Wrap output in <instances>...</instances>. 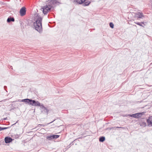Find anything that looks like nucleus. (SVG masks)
I'll use <instances>...</instances> for the list:
<instances>
[{
    "instance_id": "f257e3e1",
    "label": "nucleus",
    "mask_w": 152,
    "mask_h": 152,
    "mask_svg": "<svg viewBox=\"0 0 152 152\" xmlns=\"http://www.w3.org/2000/svg\"><path fill=\"white\" fill-rule=\"evenodd\" d=\"M34 16L37 19L35 22L34 23V26L36 30L39 33H41L42 31V18L37 13L35 14Z\"/></svg>"
},
{
    "instance_id": "f03ea898",
    "label": "nucleus",
    "mask_w": 152,
    "mask_h": 152,
    "mask_svg": "<svg viewBox=\"0 0 152 152\" xmlns=\"http://www.w3.org/2000/svg\"><path fill=\"white\" fill-rule=\"evenodd\" d=\"M20 101L34 106H38L40 107L41 105L40 103L38 101L32 100V99H22Z\"/></svg>"
},
{
    "instance_id": "7ed1b4c3",
    "label": "nucleus",
    "mask_w": 152,
    "mask_h": 152,
    "mask_svg": "<svg viewBox=\"0 0 152 152\" xmlns=\"http://www.w3.org/2000/svg\"><path fill=\"white\" fill-rule=\"evenodd\" d=\"M74 2H77L79 4H82L83 6H88L91 3L90 1H85V0H74Z\"/></svg>"
},
{
    "instance_id": "20e7f679",
    "label": "nucleus",
    "mask_w": 152,
    "mask_h": 152,
    "mask_svg": "<svg viewBox=\"0 0 152 152\" xmlns=\"http://www.w3.org/2000/svg\"><path fill=\"white\" fill-rule=\"evenodd\" d=\"M51 8L47 5L42 7L41 9H42V12L44 15H46L48 12L50 10Z\"/></svg>"
},
{
    "instance_id": "39448f33",
    "label": "nucleus",
    "mask_w": 152,
    "mask_h": 152,
    "mask_svg": "<svg viewBox=\"0 0 152 152\" xmlns=\"http://www.w3.org/2000/svg\"><path fill=\"white\" fill-rule=\"evenodd\" d=\"M48 3L47 4L51 8L53 7V5H54L58 3H59V2L56 0H49L48 1Z\"/></svg>"
},
{
    "instance_id": "423d86ee",
    "label": "nucleus",
    "mask_w": 152,
    "mask_h": 152,
    "mask_svg": "<svg viewBox=\"0 0 152 152\" xmlns=\"http://www.w3.org/2000/svg\"><path fill=\"white\" fill-rule=\"evenodd\" d=\"M59 137V135H48L46 137L47 139L48 140H51L53 139L58 138Z\"/></svg>"
},
{
    "instance_id": "0eeeda50",
    "label": "nucleus",
    "mask_w": 152,
    "mask_h": 152,
    "mask_svg": "<svg viewBox=\"0 0 152 152\" xmlns=\"http://www.w3.org/2000/svg\"><path fill=\"white\" fill-rule=\"evenodd\" d=\"M20 15L22 16L24 15L26 12V8L25 7H23L21 8L20 10Z\"/></svg>"
},
{
    "instance_id": "6e6552de",
    "label": "nucleus",
    "mask_w": 152,
    "mask_h": 152,
    "mask_svg": "<svg viewBox=\"0 0 152 152\" xmlns=\"http://www.w3.org/2000/svg\"><path fill=\"white\" fill-rule=\"evenodd\" d=\"M142 113H137L134 114H132L130 115V116L134 118H138L139 117H141V115H142Z\"/></svg>"
},
{
    "instance_id": "1a4fd4ad",
    "label": "nucleus",
    "mask_w": 152,
    "mask_h": 152,
    "mask_svg": "<svg viewBox=\"0 0 152 152\" xmlns=\"http://www.w3.org/2000/svg\"><path fill=\"white\" fill-rule=\"evenodd\" d=\"M12 140V139L9 137H6L4 138V141L6 143H10L11 142Z\"/></svg>"
},
{
    "instance_id": "9d476101",
    "label": "nucleus",
    "mask_w": 152,
    "mask_h": 152,
    "mask_svg": "<svg viewBox=\"0 0 152 152\" xmlns=\"http://www.w3.org/2000/svg\"><path fill=\"white\" fill-rule=\"evenodd\" d=\"M147 122L148 125H151L152 126V116H150L147 120Z\"/></svg>"
},
{
    "instance_id": "9b49d317",
    "label": "nucleus",
    "mask_w": 152,
    "mask_h": 152,
    "mask_svg": "<svg viewBox=\"0 0 152 152\" xmlns=\"http://www.w3.org/2000/svg\"><path fill=\"white\" fill-rule=\"evenodd\" d=\"M40 107V108L44 110L45 113H47V114H48V113L49 111L48 110L47 108L45 107L43 104H42L41 105Z\"/></svg>"
},
{
    "instance_id": "f8f14e48",
    "label": "nucleus",
    "mask_w": 152,
    "mask_h": 152,
    "mask_svg": "<svg viewBox=\"0 0 152 152\" xmlns=\"http://www.w3.org/2000/svg\"><path fill=\"white\" fill-rule=\"evenodd\" d=\"M134 23L137 25H138L140 26H141L143 27H144V26H145V25L144 24L145 23H146V22L145 23L144 22H141L140 23V22H134Z\"/></svg>"
},
{
    "instance_id": "ddd939ff",
    "label": "nucleus",
    "mask_w": 152,
    "mask_h": 152,
    "mask_svg": "<svg viewBox=\"0 0 152 152\" xmlns=\"http://www.w3.org/2000/svg\"><path fill=\"white\" fill-rule=\"evenodd\" d=\"M15 21L14 18L13 17H9L7 20V22L10 23L11 21L13 22Z\"/></svg>"
},
{
    "instance_id": "4468645a",
    "label": "nucleus",
    "mask_w": 152,
    "mask_h": 152,
    "mask_svg": "<svg viewBox=\"0 0 152 152\" xmlns=\"http://www.w3.org/2000/svg\"><path fill=\"white\" fill-rule=\"evenodd\" d=\"M105 137L104 136H102L99 138V141L101 142H103L105 140Z\"/></svg>"
},
{
    "instance_id": "2eb2a0df",
    "label": "nucleus",
    "mask_w": 152,
    "mask_h": 152,
    "mask_svg": "<svg viewBox=\"0 0 152 152\" xmlns=\"http://www.w3.org/2000/svg\"><path fill=\"white\" fill-rule=\"evenodd\" d=\"M137 15V17L139 18H141L143 16L142 13L140 12H138Z\"/></svg>"
},
{
    "instance_id": "dca6fc26",
    "label": "nucleus",
    "mask_w": 152,
    "mask_h": 152,
    "mask_svg": "<svg viewBox=\"0 0 152 152\" xmlns=\"http://www.w3.org/2000/svg\"><path fill=\"white\" fill-rule=\"evenodd\" d=\"M140 125L142 126H146V123L144 122H142L140 123Z\"/></svg>"
},
{
    "instance_id": "f3484780",
    "label": "nucleus",
    "mask_w": 152,
    "mask_h": 152,
    "mask_svg": "<svg viewBox=\"0 0 152 152\" xmlns=\"http://www.w3.org/2000/svg\"><path fill=\"white\" fill-rule=\"evenodd\" d=\"M10 127H0V131H1V130H4V129H7L9 128H10Z\"/></svg>"
},
{
    "instance_id": "a211bd4d",
    "label": "nucleus",
    "mask_w": 152,
    "mask_h": 152,
    "mask_svg": "<svg viewBox=\"0 0 152 152\" xmlns=\"http://www.w3.org/2000/svg\"><path fill=\"white\" fill-rule=\"evenodd\" d=\"M109 25L110 27L112 28H114V25L112 22H110L109 23Z\"/></svg>"
},
{
    "instance_id": "6ab92c4d",
    "label": "nucleus",
    "mask_w": 152,
    "mask_h": 152,
    "mask_svg": "<svg viewBox=\"0 0 152 152\" xmlns=\"http://www.w3.org/2000/svg\"><path fill=\"white\" fill-rule=\"evenodd\" d=\"M114 128H122V129L124 128V127H118V126L114 127Z\"/></svg>"
},
{
    "instance_id": "aec40b11",
    "label": "nucleus",
    "mask_w": 152,
    "mask_h": 152,
    "mask_svg": "<svg viewBox=\"0 0 152 152\" xmlns=\"http://www.w3.org/2000/svg\"><path fill=\"white\" fill-rule=\"evenodd\" d=\"M77 140V139H76L75 140L73 141H72L71 143H70V144L69 145V146H70V145H71L72 144L73 142L74 141H75L76 140Z\"/></svg>"
},
{
    "instance_id": "412c9836",
    "label": "nucleus",
    "mask_w": 152,
    "mask_h": 152,
    "mask_svg": "<svg viewBox=\"0 0 152 152\" xmlns=\"http://www.w3.org/2000/svg\"><path fill=\"white\" fill-rule=\"evenodd\" d=\"M4 88L5 90H6V89L7 88V87L6 86H4Z\"/></svg>"
},
{
    "instance_id": "4be33fe9",
    "label": "nucleus",
    "mask_w": 152,
    "mask_h": 152,
    "mask_svg": "<svg viewBox=\"0 0 152 152\" xmlns=\"http://www.w3.org/2000/svg\"><path fill=\"white\" fill-rule=\"evenodd\" d=\"M18 120L16 122V123H15L14 124H13L11 126H12L13 125H15L16 123H17L18 122Z\"/></svg>"
},
{
    "instance_id": "5701e85b",
    "label": "nucleus",
    "mask_w": 152,
    "mask_h": 152,
    "mask_svg": "<svg viewBox=\"0 0 152 152\" xmlns=\"http://www.w3.org/2000/svg\"><path fill=\"white\" fill-rule=\"evenodd\" d=\"M39 125L43 126H44V125H42V124H39V125H38V126H39Z\"/></svg>"
},
{
    "instance_id": "b1692460",
    "label": "nucleus",
    "mask_w": 152,
    "mask_h": 152,
    "mask_svg": "<svg viewBox=\"0 0 152 152\" xmlns=\"http://www.w3.org/2000/svg\"><path fill=\"white\" fill-rule=\"evenodd\" d=\"M82 138V137H79L77 139H81Z\"/></svg>"
},
{
    "instance_id": "393cba45",
    "label": "nucleus",
    "mask_w": 152,
    "mask_h": 152,
    "mask_svg": "<svg viewBox=\"0 0 152 152\" xmlns=\"http://www.w3.org/2000/svg\"><path fill=\"white\" fill-rule=\"evenodd\" d=\"M54 121V120L53 121H52L51 122H50L49 124H50V123H52V122H53Z\"/></svg>"
},
{
    "instance_id": "a878e982",
    "label": "nucleus",
    "mask_w": 152,
    "mask_h": 152,
    "mask_svg": "<svg viewBox=\"0 0 152 152\" xmlns=\"http://www.w3.org/2000/svg\"><path fill=\"white\" fill-rule=\"evenodd\" d=\"M10 68H12V66H10Z\"/></svg>"
},
{
    "instance_id": "bb28decb",
    "label": "nucleus",
    "mask_w": 152,
    "mask_h": 152,
    "mask_svg": "<svg viewBox=\"0 0 152 152\" xmlns=\"http://www.w3.org/2000/svg\"><path fill=\"white\" fill-rule=\"evenodd\" d=\"M10 68H12V66H10Z\"/></svg>"
},
{
    "instance_id": "cd10ccee",
    "label": "nucleus",
    "mask_w": 152,
    "mask_h": 152,
    "mask_svg": "<svg viewBox=\"0 0 152 152\" xmlns=\"http://www.w3.org/2000/svg\"><path fill=\"white\" fill-rule=\"evenodd\" d=\"M134 26H136L135 25H134Z\"/></svg>"
},
{
    "instance_id": "c85d7f7f",
    "label": "nucleus",
    "mask_w": 152,
    "mask_h": 152,
    "mask_svg": "<svg viewBox=\"0 0 152 152\" xmlns=\"http://www.w3.org/2000/svg\"><path fill=\"white\" fill-rule=\"evenodd\" d=\"M85 0V1H86L87 0Z\"/></svg>"
}]
</instances>
